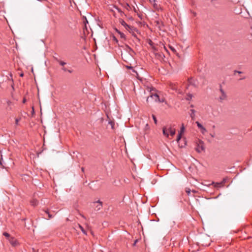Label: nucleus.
<instances>
[{
    "instance_id": "f257e3e1",
    "label": "nucleus",
    "mask_w": 252,
    "mask_h": 252,
    "mask_svg": "<svg viewBox=\"0 0 252 252\" xmlns=\"http://www.w3.org/2000/svg\"><path fill=\"white\" fill-rule=\"evenodd\" d=\"M162 132L165 137L167 138H169L170 136L173 137L175 134L176 129L174 126L168 125L163 127Z\"/></svg>"
},
{
    "instance_id": "f03ea898",
    "label": "nucleus",
    "mask_w": 252,
    "mask_h": 252,
    "mask_svg": "<svg viewBox=\"0 0 252 252\" xmlns=\"http://www.w3.org/2000/svg\"><path fill=\"white\" fill-rule=\"evenodd\" d=\"M219 101L222 102L227 99V96L225 92L221 89H220V94L219 96Z\"/></svg>"
},
{
    "instance_id": "7ed1b4c3",
    "label": "nucleus",
    "mask_w": 252,
    "mask_h": 252,
    "mask_svg": "<svg viewBox=\"0 0 252 252\" xmlns=\"http://www.w3.org/2000/svg\"><path fill=\"white\" fill-rule=\"evenodd\" d=\"M196 150L198 153H201L204 150V143L202 141L197 140L196 142Z\"/></svg>"
},
{
    "instance_id": "20e7f679",
    "label": "nucleus",
    "mask_w": 252,
    "mask_h": 252,
    "mask_svg": "<svg viewBox=\"0 0 252 252\" xmlns=\"http://www.w3.org/2000/svg\"><path fill=\"white\" fill-rule=\"evenodd\" d=\"M197 127L198 129L199 130L200 132L203 135H205L207 132V130L206 128L202 125H201L199 122L198 121H196L195 122Z\"/></svg>"
},
{
    "instance_id": "39448f33",
    "label": "nucleus",
    "mask_w": 252,
    "mask_h": 252,
    "mask_svg": "<svg viewBox=\"0 0 252 252\" xmlns=\"http://www.w3.org/2000/svg\"><path fill=\"white\" fill-rule=\"evenodd\" d=\"M185 130V128L183 124H182V126L180 128V130L178 134V136L176 139V141L178 143L179 142L180 140L181 139L182 135L184 134Z\"/></svg>"
},
{
    "instance_id": "423d86ee",
    "label": "nucleus",
    "mask_w": 252,
    "mask_h": 252,
    "mask_svg": "<svg viewBox=\"0 0 252 252\" xmlns=\"http://www.w3.org/2000/svg\"><path fill=\"white\" fill-rule=\"evenodd\" d=\"M159 96L155 94H152L150 95V96L148 97L147 98V101L148 102L149 101V99L150 98H152L154 99H155V100L156 101H158V99H159Z\"/></svg>"
},
{
    "instance_id": "0eeeda50",
    "label": "nucleus",
    "mask_w": 252,
    "mask_h": 252,
    "mask_svg": "<svg viewBox=\"0 0 252 252\" xmlns=\"http://www.w3.org/2000/svg\"><path fill=\"white\" fill-rule=\"evenodd\" d=\"M94 204L95 205V208L97 210H100L102 207V203L100 201L94 202Z\"/></svg>"
},
{
    "instance_id": "6e6552de",
    "label": "nucleus",
    "mask_w": 252,
    "mask_h": 252,
    "mask_svg": "<svg viewBox=\"0 0 252 252\" xmlns=\"http://www.w3.org/2000/svg\"><path fill=\"white\" fill-rule=\"evenodd\" d=\"M9 241L13 246H16L18 244L17 240L13 237L10 238Z\"/></svg>"
},
{
    "instance_id": "1a4fd4ad",
    "label": "nucleus",
    "mask_w": 252,
    "mask_h": 252,
    "mask_svg": "<svg viewBox=\"0 0 252 252\" xmlns=\"http://www.w3.org/2000/svg\"><path fill=\"white\" fill-rule=\"evenodd\" d=\"M195 111L194 109H190L189 111V115L192 120H194L195 117Z\"/></svg>"
},
{
    "instance_id": "9d476101",
    "label": "nucleus",
    "mask_w": 252,
    "mask_h": 252,
    "mask_svg": "<svg viewBox=\"0 0 252 252\" xmlns=\"http://www.w3.org/2000/svg\"><path fill=\"white\" fill-rule=\"evenodd\" d=\"M30 203L32 206H35L38 204V202L37 200H36L35 199H32V200H31Z\"/></svg>"
},
{
    "instance_id": "9b49d317",
    "label": "nucleus",
    "mask_w": 252,
    "mask_h": 252,
    "mask_svg": "<svg viewBox=\"0 0 252 252\" xmlns=\"http://www.w3.org/2000/svg\"><path fill=\"white\" fill-rule=\"evenodd\" d=\"M212 184L214 185V187L216 188H220L223 186L222 183H214L213 182Z\"/></svg>"
},
{
    "instance_id": "f8f14e48",
    "label": "nucleus",
    "mask_w": 252,
    "mask_h": 252,
    "mask_svg": "<svg viewBox=\"0 0 252 252\" xmlns=\"http://www.w3.org/2000/svg\"><path fill=\"white\" fill-rule=\"evenodd\" d=\"M43 211H44V212H45L46 214H47L48 215V219H51V218H52L53 217V216L52 215H51V214L49 213V211H48V209H47V210H43Z\"/></svg>"
},
{
    "instance_id": "ddd939ff",
    "label": "nucleus",
    "mask_w": 252,
    "mask_h": 252,
    "mask_svg": "<svg viewBox=\"0 0 252 252\" xmlns=\"http://www.w3.org/2000/svg\"><path fill=\"white\" fill-rule=\"evenodd\" d=\"M120 22L121 24L125 28L126 27H128V24H127L126 22L124 20H120Z\"/></svg>"
},
{
    "instance_id": "4468645a",
    "label": "nucleus",
    "mask_w": 252,
    "mask_h": 252,
    "mask_svg": "<svg viewBox=\"0 0 252 252\" xmlns=\"http://www.w3.org/2000/svg\"><path fill=\"white\" fill-rule=\"evenodd\" d=\"M170 88L171 89H172L173 90H176V91L177 90V88L175 84L171 83V84H170Z\"/></svg>"
},
{
    "instance_id": "2eb2a0df",
    "label": "nucleus",
    "mask_w": 252,
    "mask_h": 252,
    "mask_svg": "<svg viewBox=\"0 0 252 252\" xmlns=\"http://www.w3.org/2000/svg\"><path fill=\"white\" fill-rule=\"evenodd\" d=\"M125 28L126 30H127L129 32H130V31H132L133 27L128 25V27H126Z\"/></svg>"
},
{
    "instance_id": "dca6fc26",
    "label": "nucleus",
    "mask_w": 252,
    "mask_h": 252,
    "mask_svg": "<svg viewBox=\"0 0 252 252\" xmlns=\"http://www.w3.org/2000/svg\"><path fill=\"white\" fill-rule=\"evenodd\" d=\"M21 120V118H15V125L18 126L19 121Z\"/></svg>"
},
{
    "instance_id": "f3484780",
    "label": "nucleus",
    "mask_w": 252,
    "mask_h": 252,
    "mask_svg": "<svg viewBox=\"0 0 252 252\" xmlns=\"http://www.w3.org/2000/svg\"><path fill=\"white\" fill-rule=\"evenodd\" d=\"M79 228H80V229L81 230V231H82V232L84 234H87V233H86V231L84 230V229L83 228V227L81 225H79Z\"/></svg>"
},
{
    "instance_id": "a211bd4d",
    "label": "nucleus",
    "mask_w": 252,
    "mask_h": 252,
    "mask_svg": "<svg viewBox=\"0 0 252 252\" xmlns=\"http://www.w3.org/2000/svg\"><path fill=\"white\" fill-rule=\"evenodd\" d=\"M149 44L151 45V46L152 47V48L154 50H156V48H155V47L153 46V42L151 41V40H150L149 42Z\"/></svg>"
},
{
    "instance_id": "6ab92c4d",
    "label": "nucleus",
    "mask_w": 252,
    "mask_h": 252,
    "mask_svg": "<svg viewBox=\"0 0 252 252\" xmlns=\"http://www.w3.org/2000/svg\"><path fill=\"white\" fill-rule=\"evenodd\" d=\"M152 118L153 119V120L154 121L155 124H157V118H156V116L154 115H152Z\"/></svg>"
},
{
    "instance_id": "aec40b11",
    "label": "nucleus",
    "mask_w": 252,
    "mask_h": 252,
    "mask_svg": "<svg viewBox=\"0 0 252 252\" xmlns=\"http://www.w3.org/2000/svg\"><path fill=\"white\" fill-rule=\"evenodd\" d=\"M3 235L7 238H10V235L7 232H4Z\"/></svg>"
},
{
    "instance_id": "412c9836",
    "label": "nucleus",
    "mask_w": 252,
    "mask_h": 252,
    "mask_svg": "<svg viewBox=\"0 0 252 252\" xmlns=\"http://www.w3.org/2000/svg\"><path fill=\"white\" fill-rule=\"evenodd\" d=\"M192 94H189L188 95V96L187 97V99L188 100H190L191 98H192Z\"/></svg>"
},
{
    "instance_id": "4be33fe9",
    "label": "nucleus",
    "mask_w": 252,
    "mask_h": 252,
    "mask_svg": "<svg viewBox=\"0 0 252 252\" xmlns=\"http://www.w3.org/2000/svg\"><path fill=\"white\" fill-rule=\"evenodd\" d=\"M186 192L188 194V195H189L190 193V189L189 188L186 189Z\"/></svg>"
},
{
    "instance_id": "5701e85b",
    "label": "nucleus",
    "mask_w": 252,
    "mask_h": 252,
    "mask_svg": "<svg viewBox=\"0 0 252 252\" xmlns=\"http://www.w3.org/2000/svg\"><path fill=\"white\" fill-rule=\"evenodd\" d=\"M59 63L60 64V65H62V66H63L64 65H65L66 64V63L63 62V61H58Z\"/></svg>"
},
{
    "instance_id": "b1692460",
    "label": "nucleus",
    "mask_w": 252,
    "mask_h": 252,
    "mask_svg": "<svg viewBox=\"0 0 252 252\" xmlns=\"http://www.w3.org/2000/svg\"><path fill=\"white\" fill-rule=\"evenodd\" d=\"M165 100L164 98H161L160 99L159 97V99H158V102H164Z\"/></svg>"
},
{
    "instance_id": "393cba45",
    "label": "nucleus",
    "mask_w": 252,
    "mask_h": 252,
    "mask_svg": "<svg viewBox=\"0 0 252 252\" xmlns=\"http://www.w3.org/2000/svg\"><path fill=\"white\" fill-rule=\"evenodd\" d=\"M170 49L173 52H176V50L174 49V48L171 47V46H170L169 47Z\"/></svg>"
},
{
    "instance_id": "a878e982",
    "label": "nucleus",
    "mask_w": 252,
    "mask_h": 252,
    "mask_svg": "<svg viewBox=\"0 0 252 252\" xmlns=\"http://www.w3.org/2000/svg\"><path fill=\"white\" fill-rule=\"evenodd\" d=\"M62 69L64 71H67V69L65 67H63Z\"/></svg>"
},
{
    "instance_id": "bb28decb",
    "label": "nucleus",
    "mask_w": 252,
    "mask_h": 252,
    "mask_svg": "<svg viewBox=\"0 0 252 252\" xmlns=\"http://www.w3.org/2000/svg\"><path fill=\"white\" fill-rule=\"evenodd\" d=\"M163 48L167 53L168 52V51L167 49H166V48L165 47V46H164Z\"/></svg>"
},
{
    "instance_id": "cd10ccee",
    "label": "nucleus",
    "mask_w": 252,
    "mask_h": 252,
    "mask_svg": "<svg viewBox=\"0 0 252 252\" xmlns=\"http://www.w3.org/2000/svg\"><path fill=\"white\" fill-rule=\"evenodd\" d=\"M26 102V99L24 98L23 100V103H25Z\"/></svg>"
},
{
    "instance_id": "c85d7f7f",
    "label": "nucleus",
    "mask_w": 252,
    "mask_h": 252,
    "mask_svg": "<svg viewBox=\"0 0 252 252\" xmlns=\"http://www.w3.org/2000/svg\"><path fill=\"white\" fill-rule=\"evenodd\" d=\"M210 135L212 137H214L215 135L214 134H210Z\"/></svg>"
},
{
    "instance_id": "c756f323",
    "label": "nucleus",
    "mask_w": 252,
    "mask_h": 252,
    "mask_svg": "<svg viewBox=\"0 0 252 252\" xmlns=\"http://www.w3.org/2000/svg\"><path fill=\"white\" fill-rule=\"evenodd\" d=\"M81 170H82V172H84V167H82Z\"/></svg>"
},
{
    "instance_id": "7c9ffc66",
    "label": "nucleus",
    "mask_w": 252,
    "mask_h": 252,
    "mask_svg": "<svg viewBox=\"0 0 252 252\" xmlns=\"http://www.w3.org/2000/svg\"><path fill=\"white\" fill-rule=\"evenodd\" d=\"M67 71H68L69 73H71L72 72V71L70 70H67Z\"/></svg>"
},
{
    "instance_id": "2f4dec72",
    "label": "nucleus",
    "mask_w": 252,
    "mask_h": 252,
    "mask_svg": "<svg viewBox=\"0 0 252 252\" xmlns=\"http://www.w3.org/2000/svg\"><path fill=\"white\" fill-rule=\"evenodd\" d=\"M179 93H182V91H180V90H179Z\"/></svg>"
}]
</instances>
